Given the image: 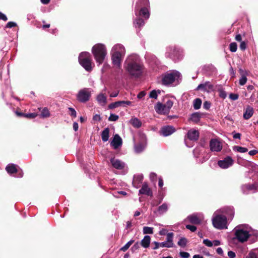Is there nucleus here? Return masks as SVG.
I'll list each match as a JSON object with an SVG mask.
<instances>
[{
  "instance_id": "774afa93",
  "label": "nucleus",
  "mask_w": 258,
  "mask_h": 258,
  "mask_svg": "<svg viewBox=\"0 0 258 258\" xmlns=\"http://www.w3.org/2000/svg\"><path fill=\"white\" fill-rule=\"evenodd\" d=\"M228 256L229 258H234L236 254L234 252L230 250L228 252Z\"/></svg>"
},
{
  "instance_id": "8fccbe9b",
  "label": "nucleus",
  "mask_w": 258,
  "mask_h": 258,
  "mask_svg": "<svg viewBox=\"0 0 258 258\" xmlns=\"http://www.w3.org/2000/svg\"><path fill=\"white\" fill-rule=\"evenodd\" d=\"M118 115L111 113L109 117H108V120L109 121H116L118 119Z\"/></svg>"
},
{
  "instance_id": "b1692460",
  "label": "nucleus",
  "mask_w": 258,
  "mask_h": 258,
  "mask_svg": "<svg viewBox=\"0 0 258 258\" xmlns=\"http://www.w3.org/2000/svg\"><path fill=\"white\" fill-rule=\"evenodd\" d=\"M143 180V175L142 174H139L135 175L133 180V185L136 188H138L141 186Z\"/></svg>"
},
{
  "instance_id": "c85d7f7f",
  "label": "nucleus",
  "mask_w": 258,
  "mask_h": 258,
  "mask_svg": "<svg viewBox=\"0 0 258 258\" xmlns=\"http://www.w3.org/2000/svg\"><path fill=\"white\" fill-rule=\"evenodd\" d=\"M6 170L9 174H12L18 172L16 165L14 164H9L6 167Z\"/></svg>"
},
{
  "instance_id": "c9c22d12",
  "label": "nucleus",
  "mask_w": 258,
  "mask_h": 258,
  "mask_svg": "<svg viewBox=\"0 0 258 258\" xmlns=\"http://www.w3.org/2000/svg\"><path fill=\"white\" fill-rule=\"evenodd\" d=\"M173 235L174 234L172 232L168 233L167 234V237H166V241L167 242L169 243V244L172 245V246L173 247H174V244L173 242Z\"/></svg>"
},
{
  "instance_id": "423d86ee",
  "label": "nucleus",
  "mask_w": 258,
  "mask_h": 258,
  "mask_svg": "<svg viewBox=\"0 0 258 258\" xmlns=\"http://www.w3.org/2000/svg\"><path fill=\"white\" fill-rule=\"evenodd\" d=\"M92 51L96 62L101 64L107 54L105 46L101 43L96 44L92 47Z\"/></svg>"
},
{
  "instance_id": "f704fd0d",
  "label": "nucleus",
  "mask_w": 258,
  "mask_h": 258,
  "mask_svg": "<svg viewBox=\"0 0 258 258\" xmlns=\"http://www.w3.org/2000/svg\"><path fill=\"white\" fill-rule=\"evenodd\" d=\"M145 148V146L143 143H139L135 146V152L137 153H140L144 151Z\"/></svg>"
},
{
  "instance_id": "58836bf2",
  "label": "nucleus",
  "mask_w": 258,
  "mask_h": 258,
  "mask_svg": "<svg viewBox=\"0 0 258 258\" xmlns=\"http://www.w3.org/2000/svg\"><path fill=\"white\" fill-rule=\"evenodd\" d=\"M134 241L135 240L134 239L130 240L123 246L121 247L119 250L123 252L126 251L131 245L134 242Z\"/></svg>"
},
{
  "instance_id": "6e6d98bb",
  "label": "nucleus",
  "mask_w": 258,
  "mask_h": 258,
  "mask_svg": "<svg viewBox=\"0 0 258 258\" xmlns=\"http://www.w3.org/2000/svg\"><path fill=\"white\" fill-rule=\"evenodd\" d=\"M185 227L186 229L189 230L191 232H195L197 230V227L194 225H186Z\"/></svg>"
},
{
  "instance_id": "4468645a",
  "label": "nucleus",
  "mask_w": 258,
  "mask_h": 258,
  "mask_svg": "<svg viewBox=\"0 0 258 258\" xmlns=\"http://www.w3.org/2000/svg\"><path fill=\"white\" fill-rule=\"evenodd\" d=\"M233 164V160L230 156L226 157L223 160L218 161V166L222 169H226L231 166Z\"/></svg>"
},
{
  "instance_id": "6ab92c4d",
  "label": "nucleus",
  "mask_w": 258,
  "mask_h": 258,
  "mask_svg": "<svg viewBox=\"0 0 258 258\" xmlns=\"http://www.w3.org/2000/svg\"><path fill=\"white\" fill-rule=\"evenodd\" d=\"M216 69L212 64L205 65L202 69V73L207 76H210L216 72Z\"/></svg>"
},
{
  "instance_id": "f257e3e1",
  "label": "nucleus",
  "mask_w": 258,
  "mask_h": 258,
  "mask_svg": "<svg viewBox=\"0 0 258 258\" xmlns=\"http://www.w3.org/2000/svg\"><path fill=\"white\" fill-rule=\"evenodd\" d=\"M234 216L233 207H225L216 211L212 218L213 226L217 229L227 228V219L232 220Z\"/></svg>"
},
{
  "instance_id": "79ce46f5",
  "label": "nucleus",
  "mask_w": 258,
  "mask_h": 258,
  "mask_svg": "<svg viewBox=\"0 0 258 258\" xmlns=\"http://www.w3.org/2000/svg\"><path fill=\"white\" fill-rule=\"evenodd\" d=\"M218 92H219V96L221 98L224 99L227 97V93L223 88H219Z\"/></svg>"
},
{
  "instance_id": "864d4df0",
  "label": "nucleus",
  "mask_w": 258,
  "mask_h": 258,
  "mask_svg": "<svg viewBox=\"0 0 258 258\" xmlns=\"http://www.w3.org/2000/svg\"><path fill=\"white\" fill-rule=\"evenodd\" d=\"M68 109L70 111V115L73 117H76L77 116V112L75 109L72 107H69Z\"/></svg>"
},
{
  "instance_id": "2eb2a0df",
  "label": "nucleus",
  "mask_w": 258,
  "mask_h": 258,
  "mask_svg": "<svg viewBox=\"0 0 258 258\" xmlns=\"http://www.w3.org/2000/svg\"><path fill=\"white\" fill-rule=\"evenodd\" d=\"M200 214L198 213H194L192 214L188 215L186 219H184V222H186V220L192 224H200L201 223L202 219L200 216Z\"/></svg>"
},
{
  "instance_id": "393cba45",
  "label": "nucleus",
  "mask_w": 258,
  "mask_h": 258,
  "mask_svg": "<svg viewBox=\"0 0 258 258\" xmlns=\"http://www.w3.org/2000/svg\"><path fill=\"white\" fill-rule=\"evenodd\" d=\"M111 52H116L122 55H125V49L121 44H116L112 48Z\"/></svg>"
},
{
  "instance_id": "c03bdc74",
  "label": "nucleus",
  "mask_w": 258,
  "mask_h": 258,
  "mask_svg": "<svg viewBox=\"0 0 258 258\" xmlns=\"http://www.w3.org/2000/svg\"><path fill=\"white\" fill-rule=\"evenodd\" d=\"M160 90H158L157 91L156 90H153L150 92L149 97L151 98L157 99L158 97V94H160Z\"/></svg>"
},
{
  "instance_id": "680f3d73",
  "label": "nucleus",
  "mask_w": 258,
  "mask_h": 258,
  "mask_svg": "<svg viewBox=\"0 0 258 258\" xmlns=\"http://www.w3.org/2000/svg\"><path fill=\"white\" fill-rule=\"evenodd\" d=\"M239 48L241 50H245L246 48V43L244 41H241Z\"/></svg>"
},
{
  "instance_id": "ddd939ff",
  "label": "nucleus",
  "mask_w": 258,
  "mask_h": 258,
  "mask_svg": "<svg viewBox=\"0 0 258 258\" xmlns=\"http://www.w3.org/2000/svg\"><path fill=\"white\" fill-rule=\"evenodd\" d=\"M111 54L112 64L117 68H120L121 66V62L124 56L119 54L116 52H111Z\"/></svg>"
},
{
  "instance_id": "2f4dec72",
  "label": "nucleus",
  "mask_w": 258,
  "mask_h": 258,
  "mask_svg": "<svg viewBox=\"0 0 258 258\" xmlns=\"http://www.w3.org/2000/svg\"><path fill=\"white\" fill-rule=\"evenodd\" d=\"M201 118V114L199 112H195L191 114L190 119L192 121L198 123Z\"/></svg>"
},
{
  "instance_id": "1a4fd4ad",
  "label": "nucleus",
  "mask_w": 258,
  "mask_h": 258,
  "mask_svg": "<svg viewBox=\"0 0 258 258\" xmlns=\"http://www.w3.org/2000/svg\"><path fill=\"white\" fill-rule=\"evenodd\" d=\"M92 90L90 88H84L80 89L76 95L77 101L85 103L89 101L92 95Z\"/></svg>"
},
{
  "instance_id": "9d476101",
  "label": "nucleus",
  "mask_w": 258,
  "mask_h": 258,
  "mask_svg": "<svg viewBox=\"0 0 258 258\" xmlns=\"http://www.w3.org/2000/svg\"><path fill=\"white\" fill-rule=\"evenodd\" d=\"M110 162L112 167L121 171L120 174L125 175L127 173V167L124 162L115 157H111L110 159Z\"/></svg>"
},
{
  "instance_id": "de8ad7c7",
  "label": "nucleus",
  "mask_w": 258,
  "mask_h": 258,
  "mask_svg": "<svg viewBox=\"0 0 258 258\" xmlns=\"http://www.w3.org/2000/svg\"><path fill=\"white\" fill-rule=\"evenodd\" d=\"M140 247V244L139 243V242H137L131 247V250L133 252H135L137 250L139 249Z\"/></svg>"
},
{
  "instance_id": "a211bd4d",
  "label": "nucleus",
  "mask_w": 258,
  "mask_h": 258,
  "mask_svg": "<svg viewBox=\"0 0 258 258\" xmlns=\"http://www.w3.org/2000/svg\"><path fill=\"white\" fill-rule=\"evenodd\" d=\"M132 104V102L130 101H118L110 103L108 105L109 109H114L120 106L127 107Z\"/></svg>"
},
{
  "instance_id": "5701e85b",
  "label": "nucleus",
  "mask_w": 258,
  "mask_h": 258,
  "mask_svg": "<svg viewBox=\"0 0 258 258\" xmlns=\"http://www.w3.org/2000/svg\"><path fill=\"white\" fill-rule=\"evenodd\" d=\"M186 137L190 141H196L199 137V133L196 130H190L186 134Z\"/></svg>"
},
{
  "instance_id": "49530a36",
  "label": "nucleus",
  "mask_w": 258,
  "mask_h": 258,
  "mask_svg": "<svg viewBox=\"0 0 258 258\" xmlns=\"http://www.w3.org/2000/svg\"><path fill=\"white\" fill-rule=\"evenodd\" d=\"M247 78L245 75H242L241 78L239 79V83L240 85L243 86L246 83Z\"/></svg>"
},
{
  "instance_id": "4c0bfd02",
  "label": "nucleus",
  "mask_w": 258,
  "mask_h": 258,
  "mask_svg": "<svg viewBox=\"0 0 258 258\" xmlns=\"http://www.w3.org/2000/svg\"><path fill=\"white\" fill-rule=\"evenodd\" d=\"M233 150L239 153H245L247 152L248 149L245 147H240L238 146H235L233 147Z\"/></svg>"
},
{
  "instance_id": "ea45409f",
  "label": "nucleus",
  "mask_w": 258,
  "mask_h": 258,
  "mask_svg": "<svg viewBox=\"0 0 258 258\" xmlns=\"http://www.w3.org/2000/svg\"><path fill=\"white\" fill-rule=\"evenodd\" d=\"M187 243V239L185 237H181L179 239L177 244L181 247H184L186 245Z\"/></svg>"
},
{
  "instance_id": "13d9d810",
  "label": "nucleus",
  "mask_w": 258,
  "mask_h": 258,
  "mask_svg": "<svg viewBox=\"0 0 258 258\" xmlns=\"http://www.w3.org/2000/svg\"><path fill=\"white\" fill-rule=\"evenodd\" d=\"M238 95L235 93H230L229 94V98L232 100H236L238 98Z\"/></svg>"
},
{
  "instance_id": "3c124183",
  "label": "nucleus",
  "mask_w": 258,
  "mask_h": 258,
  "mask_svg": "<svg viewBox=\"0 0 258 258\" xmlns=\"http://www.w3.org/2000/svg\"><path fill=\"white\" fill-rule=\"evenodd\" d=\"M160 246L162 247H167V248H170L173 247L172 246V245L169 244L168 242L167 241H164L162 242H159Z\"/></svg>"
},
{
  "instance_id": "a878e982",
  "label": "nucleus",
  "mask_w": 258,
  "mask_h": 258,
  "mask_svg": "<svg viewBox=\"0 0 258 258\" xmlns=\"http://www.w3.org/2000/svg\"><path fill=\"white\" fill-rule=\"evenodd\" d=\"M253 114V109L252 107L248 106L243 113V118L245 119H249Z\"/></svg>"
},
{
  "instance_id": "cd10ccee",
  "label": "nucleus",
  "mask_w": 258,
  "mask_h": 258,
  "mask_svg": "<svg viewBox=\"0 0 258 258\" xmlns=\"http://www.w3.org/2000/svg\"><path fill=\"white\" fill-rule=\"evenodd\" d=\"M145 21L141 18H137L134 21V25L136 28L141 29L145 25ZM140 30H139L140 31Z\"/></svg>"
},
{
  "instance_id": "4be33fe9",
  "label": "nucleus",
  "mask_w": 258,
  "mask_h": 258,
  "mask_svg": "<svg viewBox=\"0 0 258 258\" xmlns=\"http://www.w3.org/2000/svg\"><path fill=\"white\" fill-rule=\"evenodd\" d=\"M122 143V141L121 137L118 134H115L110 144L114 149H116L121 146Z\"/></svg>"
},
{
  "instance_id": "f8f14e48",
  "label": "nucleus",
  "mask_w": 258,
  "mask_h": 258,
  "mask_svg": "<svg viewBox=\"0 0 258 258\" xmlns=\"http://www.w3.org/2000/svg\"><path fill=\"white\" fill-rule=\"evenodd\" d=\"M176 132V128L172 125H166L163 126L159 131L160 135L163 137H168Z\"/></svg>"
},
{
  "instance_id": "bb28decb",
  "label": "nucleus",
  "mask_w": 258,
  "mask_h": 258,
  "mask_svg": "<svg viewBox=\"0 0 258 258\" xmlns=\"http://www.w3.org/2000/svg\"><path fill=\"white\" fill-rule=\"evenodd\" d=\"M151 242V237L149 235H145L141 241V244L143 247L148 248L150 246Z\"/></svg>"
},
{
  "instance_id": "7ed1b4c3",
  "label": "nucleus",
  "mask_w": 258,
  "mask_h": 258,
  "mask_svg": "<svg viewBox=\"0 0 258 258\" xmlns=\"http://www.w3.org/2000/svg\"><path fill=\"white\" fill-rule=\"evenodd\" d=\"M248 225L247 224H241L237 226L235 228V238L239 242L243 243L246 241L248 238H250L252 242L258 240V231L250 233Z\"/></svg>"
},
{
  "instance_id": "e433bc0d",
  "label": "nucleus",
  "mask_w": 258,
  "mask_h": 258,
  "mask_svg": "<svg viewBox=\"0 0 258 258\" xmlns=\"http://www.w3.org/2000/svg\"><path fill=\"white\" fill-rule=\"evenodd\" d=\"M202 105V100L200 98H196L194 100L193 106L195 109L197 110L200 108Z\"/></svg>"
},
{
  "instance_id": "f3484780",
  "label": "nucleus",
  "mask_w": 258,
  "mask_h": 258,
  "mask_svg": "<svg viewBox=\"0 0 258 258\" xmlns=\"http://www.w3.org/2000/svg\"><path fill=\"white\" fill-rule=\"evenodd\" d=\"M241 190L244 194H248L250 191L253 192L257 190V186L256 184H245L241 186Z\"/></svg>"
},
{
  "instance_id": "473e14b6",
  "label": "nucleus",
  "mask_w": 258,
  "mask_h": 258,
  "mask_svg": "<svg viewBox=\"0 0 258 258\" xmlns=\"http://www.w3.org/2000/svg\"><path fill=\"white\" fill-rule=\"evenodd\" d=\"M131 122L132 125L136 128H139L142 125V122L141 120L138 118H134L131 119Z\"/></svg>"
},
{
  "instance_id": "bf43d9fd",
  "label": "nucleus",
  "mask_w": 258,
  "mask_h": 258,
  "mask_svg": "<svg viewBox=\"0 0 258 258\" xmlns=\"http://www.w3.org/2000/svg\"><path fill=\"white\" fill-rule=\"evenodd\" d=\"M246 258H257V256L255 252L253 251H250Z\"/></svg>"
},
{
  "instance_id": "052dcab7",
  "label": "nucleus",
  "mask_w": 258,
  "mask_h": 258,
  "mask_svg": "<svg viewBox=\"0 0 258 258\" xmlns=\"http://www.w3.org/2000/svg\"><path fill=\"white\" fill-rule=\"evenodd\" d=\"M37 114L35 113H26L25 117L34 118L36 117Z\"/></svg>"
},
{
  "instance_id": "37998d69",
  "label": "nucleus",
  "mask_w": 258,
  "mask_h": 258,
  "mask_svg": "<svg viewBox=\"0 0 258 258\" xmlns=\"http://www.w3.org/2000/svg\"><path fill=\"white\" fill-rule=\"evenodd\" d=\"M143 232L144 234H153V228L151 227L145 226L143 227Z\"/></svg>"
},
{
  "instance_id": "4d7b16f0",
  "label": "nucleus",
  "mask_w": 258,
  "mask_h": 258,
  "mask_svg": "<svg viewBox=\"0 0 258 258\" xmlns=\"http://www.w3.org/2000/svg\"><path fill=\"white\" fill-rule=\"evenodd\" d=\"M17 26V23L14 22H9L6 25V28H11Z\"/></svg>"
},
{
  "instance_id": "dca6fc26",
  "label": "nucleus",
  "mask_w": 258,
  "mask_h": 258,
  "mask_svg": "<svg viewBox=\"0 0 258 258\" xmlns=\"http://www.w3.org/2000/svg\"><path fill=\"white\" fill-rule=\"evenodd\" d=\"M210 150L212 152H220L222 149L221 143L216 139H212L210 142Z\"/></svg>"
},
{
  "instance_id": "6e6552de",
  "label": "nucleus",
  "mask_w": 258,
  "mask_h": 258,
  "mask_svg": "<svg viewBox=\"0 0 258 258\" xmlns=\"http://www.w3.org/2000/svg\"><path fill=\"white\" fill-rule=\"evenodd\" d=\"M79 62L81 66L87 72L92 70L90 60V54L88 52H81L78 57Z\"/></svg>"
},
{
  "instance_id": "5fc2aeb1",
  "label": "nucleus",
  "mask_w": 258,
  "mask_h": 258,
  "mask_svg": "<svg viewBox=\"0 0 258 258\" xmlns=\"http://www.w3.org/2000/svg\"><path fill=\"white\" fill-rule=\"evenodd\" d=\"M179 255L182 258H189L190 256L189 253L185 251H180Z\"/></svg>"
},
{
  "instance_id": "9b49d317",
  "label": "nucleus",
  "mask_w": 258,
  "mask_h": 258,
  "mask_svg": "<svg viewBox=\"0 0 258 258\" xmlns=\"http://www.w3.org/2000/svg\"><path fill=\"white\" fill-rule=\"evenodd\" d=\"M214 90V85L209 81H206L203 83L199 84L196 88V90H202L203 92L209 93Z\"/></svg>"
},
{
  "instance_id": "72a5a7b5",
  "label": "nucleus",
  "mask_w": 258,
  "mask_h": 258,
  "mask_svg": "<svg viewBox=\"0 0 258 258\" xmlns=\"http://www.w3.org/2000/svg\"><path fill=\"white\" fill-rule=\"evenodd\" d=\"M168 209V205L165 203L158 207V211L160 214H163L166 213Z\"/></svg>"
},
{
  "instance_id": "0e129e2a",
  "label": "nucleus",
  "mask_w": 258,
  "mask_h": 258,
  "mask_svg": "<svg viewBox=\"0 0 258 258\" xmlns=\"http://www.w3.org/2000/svg\"><path fill=\"white\" fill-rule=\"evenodd\" d=\"M233 138L235 139H240L241 137V134L239 133L233 132Z\"/></svg>"
},
{
  "instance_id": "338daca9",
  "label": "nucleus",
  "mask_w": 258,
  "mask_h": 258,
  "mask_svg": "<svg viewBox=\"0 0 258 258\" xmlns=\"http://www.w3.org/2000/svg\"><path fill=\"white\" fill-rule=\"evenodd\" d=\"M157 177V174L154 172H151L150 174V178L151 180H156Z\"/></svg>"
},
{
  "instance_id": "7c9ffc66",
  "label": "nucleus",
  "mask_w": 258,
  "mask_h": 258,
  "mask_svg": "<svg viewBox=\"0 0 258 258\" xmlns=\"http://www.w3.org/2000/svg\"><path fill=\"white\" fill-rule=\"evenodd\" d=\"M96 100L101 105H104L106 102V97L102 93H100L97 96Z\"/></svg>"
},
{
  "instance_id": "603ef678",
  "label": "nucleus",
  "mask_w": 258,
  "mask_h": 258,
  "mask_svg": "<svg viewBox=\"0 0 258 258\" xmlns=\"http://www.w3.org/2000/svg\"><path fill=\"white\" fill-rule=\"evenodd\" d=\"M203 243L208 247H212L213 246V242L208 239H204Z\"/></svg>"
},
{
  "instance_id": "e2e57ef3",
  "label": "nucleus",
  "mask_w": 258,
  "mask_h": 258,
  "mask_svg": "<svg viewBox=\"0 0 258 258\" xmlns=\"http://www.w3.org/2000/svg\"><path fill=\"white\" fill-rule=\"evenodd\" d=\"M211 106V103L208 102V101H205L204 103V104H203V107L206 109V110H208L210 107Z\"/></svg>"
},
{
  "instance_id": "412c9836",
  "label": "nucleus",
  "mask_w": 258,
  "mask_h": 258,
  "mask_svg": "<svg viewBox=\"0 0 258 258\" xmlns=\"http://www.w3.org/2000/svg\"><path fill=\"white\" fill-rule=\"evenodd\" d=\"M154 108L156 112L159 114H166L169 112L168 110H167L165 105L159 102L155 105Z\"/></svg>"
},
{
  "instance_id": "aec40b11",
  "label": "nucleus",
  "mask_w": 258,
  "mask_h": 258,
  "mask_svg": "<svg viewBox=\"0 0 258 258\" xmlns=\"http://www.w3.org/2000/svg\"><path fill=\"white\" fill-rule=\"evenodd\" d=\"M139 195H145L150 197L153 196V192L151 189L149 187L147 183L144 182L142 184L141 188L139 191Z\"/></svg>"
},
{
  "instance_id": "20e7f679",
  "label": "nucleus",
  "mask_w": 258,
  "mask_h": 258,
  "mask_svg": "<svg viewBox=\"0 0 258 258\" xmlns=\"http://www.w3.org/2000/svg\"><path fill=\"white\" fill-rule=\"evenodd\" d=\"M150 3L149 0H137L135 7L136 16H140L146 19L150 17Z\"/></svg>"
},
{
  "instance_id": "f03ea898",
  "label": "nucleus",
  "mask_w": 258,
  "mask_h": 258,
  "mask_svg": "<svg viewBox=\"0 0 258 258\" xmlns=\"http://www.w3.org/2000/svg\"><path fill=\"white\" fill-rule=\"evenodd\" d=\"M124 65L126 71L132 77L138 78L144 73V66L140 56L136 54L128 56Z\"/></svg>"
},
{
  "instance_id": "39448f33",
  "label": "nucleus",
  "mask_w": 258,
  "mask_h": 258,
  "mask_svg": "<svg viewBox=\"0 0 258 258\" xmlns=\"http://www.w3.org/2000/svg\"><path fill=\"white\" fill-rule=\"evenodd\" d=\"M181 80V74L177 71H173L170 73H166L162 76V84L169 86L174 82L178 84Z\"/></svg>"
},
{
  "instance_id": "c756f323",
  "label": "nucleus",
  "mask_w": 258,
  "mask_h": 258,
  "mask_svg": "<svg viewBox=\"0 0 258 258\" xmlns=\"http://www.w3.org/2000/svg\"><path fill=\"white\" fill-rule=\"evenodd\" d=\"M109 129L108 127L105 128L101 133L102 140L104 142H107L109 139Z\"/></svg>"
},
{
  "instance_id": "a19ab883",
  "label": "nucleus",
  "mask_w": 258,
  "mask_h": 258,
  "mask_svg": "<svg viewBox=\"0 0 258 258\" xmlns=\"http://www.w3.org/2000/svg\"><path fill=\"white\" fill-rule=\"evenodd\" d=\"M50 112L49 110L46 108H44L41 112L40 115L43 118H46L50 116Z\"/></svg>"
},
{
  "instance_id": "09e8293b",
  "label": "nucleus",
  "mask_w": 258,
  "mask_h": 258,
  "mask_svg": "<svg viewBox=\"0 0 258 258\" xmlns=\"http://www.w3.org/2000/svg\"><path fill=\"white\" fill-rule=\"evenodd\" d=\"M173 104V103L172 101H171L170 100H167V101L166 102V103L164 104L166 107L167 108V110H168L169 111H170V109H171V108L172 107Z\"/></svg>"
},
{
  "instance_id": "a18cd8bd",
  "label": "nucleus",
  "mask_w": 258,
  "mask_h": 258,
  "mask_svg": "<svg viewBox=\"0 0 258 258\" xmlns=\"http://www.w3.org/2000/svg\"><path fill=\"white\" fill-rule=\"evenodd\" d=\"M237 49V45L236 43L235 42H232L229 45V49L230 51L232 52H235L236 51Z\"/></svg>"
},
{
  "instance_id": "0eeeda50",
  "label": "nucleus",
  "mask_w": 258,
  "mask_h": 258,
  "mask_svg": "<svg viewBox=\"0 0 258 258\" xmlns=\"http://www.w3.org/2000/svg\"><path fill=\"white\" fill-rule=\"evenodd\" d=\"M165 56L175 62H178L183 57V51L181 48L177 46H169L166 49Z\"/></svg>"
},
{
  "instance_id": "69168bd1",
  "label": "nucleus",
  "mask_w": 258,
  "mask_h": 258,
  "mask_svg": "<svg viewBox=\"0 0 258 258\" xmlns=\"http://www.w3.org/2000/svg\"><path fill=\"white\" fill-rule=\"evenodd\" d=\"M145 95L146 92L145 91H141L138 94L137 97L139 99H142L145 97Z\"/></svg>"
}]
</instances>
